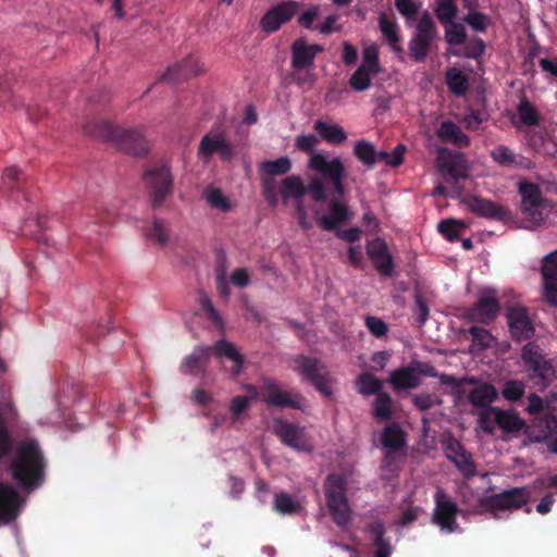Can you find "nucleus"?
<instances>
[{
	"label": "nucleus",
	"instance_id": "nucleus-19",
	"mask_svg": "<svg viewBox=\"0 0 557 557\" xmlns=\"http://www.w3.org/2000/svg\"><path fill=\"white\" fill-rule=\"evenodd\" d=\"M273 433L280 441L298 451H311L305 429L284 419H274Z\"/></svg>",
	"mask_w": 557,
	"mask_h": 557
},
{
	"label": "nucleus",
	"instance_id": "nucleus-6",
	"mask_svg": "<svg viewBox=\"0 0 557 557\" xmlns=\"http://www.w3.org/2000/svg\"><path fill=\"white\" fill-rule=\"evenodd\" d=\"M148 198L152 209L163 206L173 194V175L165 163H157L147 168L143 174Z\"/></svg>",
	"mask_w": 557,
	"mask_h": 557
},
{
	"label": "nucleus",
	"instance_id": "nucleus-35",
	"mask_svg": "<svg viewBox=\"0 0 557 557\" xmlns=\"http://www.w3.org/2000/svg\"><path fill=\"white\" fill-rule=\"evenodd\" d=\"M498 398L496 387L490 383H481L468 395L469 403L476 408L493 407L492 404Z\"/></svg>",
	"mask_w": 557,
	"mask_h": 557
},
{
	"label": "nucleus",
	"instance_id": "nucleus-25",
	"mask_svg": "<svg viewBox=\"0 0 557 557\" xmlns=\"http://www.w3.org/2000/svg\"><path fill=\"white\" fill-rule=\"evenodd\" d=\"M292 67L295 71H301L313 65L318 53L323 51V47L317 44L309 45L305 39H296L290 47Z\"/></svg>",
	"mask_w": 557,
	"mask_h": 557
},
{
	"label": "nucleus",
	"instance_id": "nucleus-61",
	"mask_svg": "<svg viewBox=\"0 0 557 557\" xmlns=\"http://www.w3.org/2000/svg\"><path fill=\"white\" fill-rule=\"evenodd\" d=\"M207 201L212 208L220 209L226 212L231 208L228 199L218 188H213L207 191Z\"/></svg>",
	"mask_w": 557,
	"mask_h": 557
},
{
	"label": "nucleus",
	"instance_id": "nucleus-51",
	"mask_svg": "<svg viewBox=\"0 0 557 557\" xmlns=\"http://www.w3.org/2000/svg\"><path fill=\"white\" fill-rule=\"evenodd\" d=\"M457 12L456 2L436 1L434 13L442 25L455 22Z\"/></svg>",
	"mask_w": 557,
	"mask_h": 557
},
{
	"label": "nucleus",
	"instance_id": "nucleus-24",
	"mask_svg": "<svg viewBox=\"0 0 557 557\" xmlns=\"http://www.w3.org/2000/svg\"><path fill=\"white\" fill-rule=\"evenodd\" d=\"M541 273L543 277V297L549 306L557 307V250L543 258Z\"/></svg>",
	"mask_w": 557,
	"mask_h": 557
},
{
	"label": "nucleus",
	"instance_id": "nucleus-40",
	"mask_svg": "<svg viewBox=\"0 0 557 557\" xmlns=\"http://www.w3.org/2000/svg\"><path fill=\"white\" fill-rule=\"evenodd\" d=\"M314 129L320 136L332 145H339L347 139V134L342 126L338 124H327L323 121H315Z\"/></svg>",
	"mask_w": 557,
	"mask_h": 557
},
{
	"label": "nucleus",
	"instance_id": "nucleus-21",
	"mask_svg": "<svg viewBox=\"0 0 557 557\" xmlns=\"http://www.w3.org/2000/svg\"><path fill=\"white\" fill-rule=\"evenodd\" d=\"M557 431V416L545 412L535 417L530 424L525 423L524 435L531 443H545Z\"/></svg>",
	"mask_w": 557,
	"mask_h": 557
},
{
	"label": "nucleus",
	"instance_id": "nucleus-48",
	"mask_svg": "<svg viewBox=\"0 0 557 557\" xmlns=\"http://www.w3.org/2000/svg\"><path fill=\"white\" fill-rule=\"evenodd\" d=\"M354 154L360 162L370 168L373 166L379 159V152L375 151L374 146L363 139L355 144Z\"/></svg>",
	"mask_w": 557,
	"mask_h": 557
},
{
	"label": "nucleus",
	"instance_id": "nucleus-2",
	"mask_svg": "<svg viewBox=\"0 0 557 557\" xmlns=\"http://www.w3.org/2000/svg\"><path fill=\"white\" fill-rule=\"evenodd\" d=\"M83 129L87 136L112 143L128 154L144 156L148 150L146 138L139 128H123L107 120L94 119L85 122Z\"/></svg>",
	"mask_w": 557,
	"mask_h": 557
},
{
	"label": "nucleus",
	"instance_id": "nucleus-62",
	"mask_svg": "<svg viewBox=\"0 0 557 557\" xmlns=\"http://www.w3.org/2000/svg\"><path fill=\"white\" fill-rule=\"evenodd\" d=\"M249 399L247 396H236L230 405L232 423L239 421L242 413L248 408Z\"/></svg>",
	"mask_w": 557,
	"mask_h": 557
},
{
	"label": "nucleus",
	"instance_id": "nucleus-52",
	"mask_svg": "<svg viewBox=\"0 0 557 557\" xmlns=\"http://www.w3.org/2000/svg\"><path fill=\"white\" fill-rule=\"evenodd\" d=\"M465 227L466 224L462 221L455 219L442 220L437 225L438 232L449 242H455L459 237L460 231Z\"/></svg>",
	"mask_w": 557,
	"mask_h": 557
},
{
	"label": "nucleus",
	"instance_id": "nucleus-56",
	"mask_svg": "<svg viewBox=\"0 0 557 557\" xmlns=\"http://www.w3.org/2000/svg\"><path fill=\"white\" fill-rule=\"evenodd\" d=\"M201 309L206 312L208 320L219 330H224V321L218 310L214 308L212 300L206 295L201 294L199 297Z\"/></svg>",
	"mask_w": 557,
	"mask_h": 557
},
{
	"label": "nucleus",
	"instance_id": "nucleus-30",
	"mask_svg": "<svg viewBox=\"0 0 557 557\" xmlns=\"http://www.w3.org/2000/svg\"><path fill=\"white\" fill-rule=\"evenodd\" d=\"M511 123L517 128L535 127L541 123V114L527 97H522L517 106V114L511 117Z\"/></svg>",
	"mask_w": 557,
	"mask_h": 557
},
{
	"label": "nucleus",
	"instance_id": "nucleus-49",
	"mask_svg": "<svg viewBox=\"0 0 557 557\" xmlns=\"http://www.w3.org/2000/svg\"><path fill=\"white\" fill-rule=\"evenodd\" d=\"M373 416L381 421L392 418V397L387 393L383 392L376 396L373 404Z\"/></svg>",
	"mask_w": 557,
	"mask_h": 557
},
{
	"label": "nucleus",
	"instance_id": "nucleus-54",
	"mask_svg": "<svg viewBox=\"0 0 557 557\" xmlns=\"http://www.w3.org/2000/svg\"><path fill=\"white\" fill-rule=\"evenodd\" d=\"M525 393V384L519 380H509L505 382L502 395L503 397L511 403L519 401Z\"/></svg>",
	"mask_w": 557,
	"mask_h": 557
},
{
	"label": "nucleus",
	"instance_id": "nucleus-8",
	"mask_svg": "<svg viewBox=\"0 0 557 557\" xmlns=\"http://www.w3.org/2000/svg\"><path fill=\"white\" fill-rule=\"evenodd\" d=\"M437 37V28L432 16L425 12L416 26V32L408 44L409 57L418 63L426 60L432 42Z\"/></svg>",
	"mask_w": 557,
	"mask_h": 557
},
{
	"label": "nucleus",
	"instance_id": "nucleus-12",
	"mask_svg": "<svg viewBox=\"0 0 557 557\" xmlns=\"http://www.w3.org/2000/svg\"><path fill=\"white\" fill-rule=\"evenodd\" d=\"M530 492L527 487H513L497 494H492L479 499L482 511L519 509L530 500Z\"/></svg>",
	"mask_w": 557,
	"mask_h": 557
},
{
	"label": "nucleus",
	"instance_id": "nucleus-43",
	"mask_svg": "<svg viewBox=\"0 0 557 557\" xmlns=\"http://www.w3.org/2000/svg\"><path fill=\"white\" fill-rule=\"evenodd\" d=\"M441 169L447 175L446 181L454 186V188L457 191V195H460L462 191V187L459 185V181L468 177V171L466 166L459 164L455 160H447L443 162Z\"/></svg>",
	"mask_w": 557,
	"mask_h": 557
},
{
	"label": "nucleus",
	"instance_id": "nucleus-50",
	"mask_svg": "<svg viewBox=\"0 0 557 557\" xmlns=\"http://www.w3.org/2000/svg\"><path fill=\"white\" fill-rule=\"evenodd\" d=\"M445 26V40L450 46H459L466 42L467 34L462 24L457 22L447 23Z\"/></svg>",
	"mask_w": 557,
	"mask_h": 557
},
{
	"label": "nucleus",
	"instance_id": "nucleus-23",
	"mask_svg": "<svg viewBox=\"0 0 557 557\" xmlns=\"http://www.w3.org/2000/svg\"><path fill=\"white\" fill-rule=\"evenodd\" d=\"M491 159L500 168L509 170H531L534 163L506 145H497L490 151Z\"/></svg>",
	"mask_w": 557,
	"mask_h": 557
},
{
	"label": "nucleus",
	"instance_id": "nucleus-15",
	"mask_svg": "<svg viewBox=\"0 0 557 557\" xmlns=\"http://www.w3.org/2000/svg\"><path fill=\"white\" fill-rule=\"evenodd\" d=\"M500 311V301L495 289L482 290L478 301L467 310V319L484 325L492 324Z\"/></svg>",
	"mask_w": 557,
	"mask_h": 557
},
{
	"label": "nucleus",
	"instance_id": "nucleus-22",
	"mask_svg": "<svg viewBox=\"0 0 557 557\" xmlns=\"http://www.w3.org/2000/svg\"><path fill=\"white\" fill-rule=\"evenodd\" d=\"M214 153H218L222 161H230L235 154L233 145L225 139L223 133H210L205 135L200 140L198 148L199 156L210 158Z\"/></svg>",
	"mask_w": 557,
	"mask_h": 557
},
{
	"label": "nucleus",
	"instance_id": "nucleus-27",
	"mask_svg": "<svg viewBox=\"0 0 557 557\" xmlns=\"http://www.w3.org/2000/svg\"><path fill=\"white\" fill-rule=\"evenodd\" d=\"M21 496L9 483L0 482V521L8 523L17 517Z\"/></svg>",
	"mask_w": 557,
	"mask_h": 557
},
{
	"label": "nucleus",
	"instance_id": "nucleus-60",
	"mask_svg": "<svg viewBox=\"0 0 557 557\" xmlns=\"http://www.w3.org/2000/svg\"><path fill=\"white\" fill-rule=\"evenodd\" d=\"M463 21L475 32H485L490 24V18L486 14L482 12H469Z\"/></svg>",
	"mask_w": 557,
	"mask_h": 557
},
{
	"label": "nucleus",
	"instance_id": "nucleus-3",
	"mask_svg": "<svg viewBox=\"0 0 557 557\" xmlns=\"http://www.w3.org/2000/svg\"><path fill=\"white\" fill-rule=\"evenodd\" d=\"M214 354L218 357H225L233 361L231 373L233 376L240 374L244 366V357L236 349L233 343L225 339H219L210 346H197L193 352L186 356L180 367L185 375H206L210 356Z\"/></svg>",
	"mask_w": 557,
	"mask_h": 557
},
{
	"label": "nucleus",
	"instance_id": "nucleus-45",
	"mask_svg": "<svg viewBox=\"0 0 557 557\" xmlns=\"http://www.w3.org/2000/svg\"><path fill=\"white\" fill-rule=\"evenodd\" d=\"M445 81L448 89L457 96H463L468 91V77L456 67H450L446 71Z\"/></svg>",
	"mask_w": 557,
	"mask_h": 557
},
{
	"label": "nucleus",
	"instance_id": "nucleus-34",
	"mask_svg": "<svg viewBox=\"0 0 557 557\" xmlns=\"http://www.w3.org/2000/svg\"><path fill=\"white\" fill-rule=\"evenodd\" d=\"M389 383L395 391L412 389L420 385L421 379L413 367H400L389 375Z\"/></svg>",
	"mask_w": 557,
	"mask_h": 557
},
{
	"label": "nucleus",
	"instance_id": "nucleus-5",
	"mask_svg": "<svg viewBox=\"0 0 557 557\" xmlns=\"http://www.w3.org/2000/svg\"><path fill=\"white\" fill-rule=\"evenodd\" d=\"M325 500L329 512L337 527L345 528L351 522L352 510L347 498L346 482L342 476L335 474L327 476Z\"/></svg>",
	"mask_w": 557,
	"mask_h": 557
},
{
	"label": "nucleus",
	"instance_id": "nucleus-20",
	"mask_svg": "<svg viewBox=\"0 0 557 557\" xmlns=\"http://www.w3.org/2000/svg\"><path fill=\"white\" fill-rule=\"evenodd\" d=\"M367 255L381 276L392 277L395 263L383 238L376 237L367 244Z\"/></svg>",
	"mask_w": 557,
	"mask_h": 557
},
{
	"label": "nucleus",
	"instance_id": "nucleus-59",
	"mask_svg": "<svg viewBox=\"0 0 557 557\" xmlns=\"http://www.w3.org/2000/svg\"><path fill=\"white\" fill-rule=\"evenodd\" d=\"M360 66H364L366 70L372 72V74H379L381 66L379 63V50L375 46H370L363 51V62Z\"/></svg>",
	"mask_w": 557,
	"mask_h": 557
},
{
	"label": "nucleus",
	"instance_id": "nucleus-36",
	"mask_svg": "<svg viewBox=\"0 0 557 557\" xmlns=\"http://www.w3.org/2000/svg\"><path fill=\"white\" fill-rule=\"evenodd\" d=\"M416 372L418 375H424L430 377H438L440 383L444 385H449L453 387V394L456 397H461L462 391L460 389V381L448 374H438L436 368L430 362H413Z\"/></svg>",
	"mask_w": 557,
	"mask_h": 557
},
{
	"label": "nucleus",
	"instance_id": "nucleus-10",
	"mask_svg": "<svg viewBox=\"0 0 557 557\" xmlns=\"http://www.w3.org/2000/svg\"><path fill=\"white\" fill-rule=\"evenodd\" d=\"M518 191L521 196L520 210L524 219L533 225L544 222V198L540 186L531 182H519Z\"/></svg>",
	"mask_w": 557,
	"mask_h": 557
},
{
	"label": "nucleus",
	"instance_id": "nucleus-58",
	"mask_svg": "<svg viewBox=\"0 0 557 557\" xmlns=\"http://www.w3.org/2000/svg\"><path fill=\"white\" fill-rule=\"evenodd\" d=\"M406 147L403 144H398L392 152L379 151V159L383 160L387 165L399 166L404 162V154Z\"/></svg>",
	"mask_w": 557,
	"mask_h": 557
},
{
	"label": "nucleus",
	"instance_id": "nucleus-4",
	"mask_svg": "<svg viewBox=\"0 0 557 557\" xmlns=\"http://www.w3.org/2000/svg\"><path fill=\"white\" fill-rule=\"evenodd\" d=\"M521 360L528 379L541 391L547 388L556 379L553 360L535 342H529L521 348Z\"/></svg>",
	"mask_w": 557,
	"mask_h": 557
},
{
	"label": "nucleus",
	"instance_id": "nucleus-47",
	"mask_svg": "<svg viewBox=\"0 0 557 557\" xmlns=\"http://www.w3.org/2000/svg\"><path fill=\"white\" fill-rule=\"evenodd\" d=\"M273 508L281 515H297L301 510L299 502L288 493L282 492L274 496Z\"/></svg>",
	"mask_w": 557,
	"mask_h": 557
},
{
	"label": "nucleus",
	"instance_id": "nucleus-41",
	"mask_svg": "<svg viewBox=\"0 0 557 557\" xmlns=\"http://www.w3.org/2000/svg\"><path fill=\"white\" fill-rule=\"evenodd\" d=\"M2 185L10 191H24L26 174L16 166L7 168L1 175Z\"/></svg>",
	"mask_w": 557,
	"mask_h": 557
},
{
	"label": "nucleus",
	"instance_id": "nucleus-55",
	"mask_svg": "<svg viewBox=\"0 0 557 557\" xmlns=\"http://www.w3.org/2000/svg\"><path fill=\"white\" fill-rule=\"evenodd\" d=\"M14 440L0 412V461L7 458L13 450Z\"/></svg>",
	"mask_w": 557,
	"mask_h": 557
},
{
	"label": "nucleus",
	"instance_id": "nucleus-53",
	"mask_svg": "<svg viewBox=\"0 0 557 557\" xmlns=\"http://www.w3.org/2000/svg\"><path fill=\"white\" fill-rule=\"evenodd\" d=\"M376 74L366 70L364 66H359L349 78L350 87L356 91L367 90L371 86V78Z\"/></svg>",
	"mask_w": 557,
	"mask_h": 557
},
{
	"label": "nucleus",
	"instance_id": "nucleus-37",
	"mask_svg": "<svg viewBox=\"0 0 557 557\" xmlns=\"http://www.w3.org/2000/svg\"><path fill=\"white\" fill-rule=\"evenodd\" d=\"M381 443L391 451L401 450L406 446V432L398 423L392 422L383 429Z\"/></svg>",
	"mask_w": 557,
	"mask_h": 557
},
{
	"label": "nucleus",
	"instance_id": "nucleus-14",
	"mask_svg": "<svg viewBox=\"0 0 557 557\" xmlns=\"http://www.w3.org/2000/svg\"><path fill=\"white\" fill-rule=\"evenodd\" d=\"M434 503L432 522L440 527L443 532H456L459 529L457 522L458 505L442 488L436 491Z\"/></svg>",
	"mask_w": 557,
	"mask_h": 557
},
{
	"label": "nucleus",
	"instance_id": "nucleus-63",
	"mask_svg": "<svg viewBox=\"0 0 557 557\" xmlns=\"http://www.w3.org/2000/svg\"><path fill=\"white\" fill-rule=\"evenodd\" d=\"M307 191H309L311 194V198L315 202H325L327 199L325 187H324V181H322V178H319V177L312 178L309 186L307 187Z\"/></svg>",
	"mask_w": 557,
	"mask_h": 557
},
{
	"label": "nucleus",
	"instance_id": "nucleus-7",
	"mask_svg": "<svg viewBox=\"0 0 557 557\" xmlns=\"http://www.w3.org/2000/svg\"><path fill=\"white\" fill-rule=\"evenodd\" d=\"M294 370L324 397L329 398L333 394L332 377L326 371V367L320 359L306 355H298L294 358Z\"/></svg>",
	"mask_w": 557,
	"mask_h": 557
},
{
	"label": "nucleus",
	"instance_id": "nucleus-18",
	"mask_svg": "<svg viewBox=\"0 0 557 557\" xmlns=\"http://www.w3.org/2000/svg\"><path fill=\"white\" fill-rule=\"evenodd\" d=\"M445 456L449 459L456 468L463 474L465 478H472L476 473V466L473 461L471 453L466 450L462 444L451 435L442 440Z\"/></svg>",
	"mask_w": 557,
	"mask_h": 557
},
{
	"label": "nucleus",
	"instance_id": "nucleus-13",
	"mask_svg": "<svg viewBox=\"0 0 557 557\" xmlns=\"http://www.w3.org/2000/svg\"><path fill=\"white\" fill-rule=\"evenodd\" d=\"M505 318L513 342H532L531 339L535 335V326L528 308L520 304L509 305L506 308Z\"/></svg>",
	"mask_w": 557,
	"mask_h": 557
},
{
	"label": "nucleus",
	"instance_id": "nucleus-31",
	"mask_svg": "<svg viewBox=\"0 0 557 557\" xmlns=\"http://www.w3.org/2000/svg\"><path fill=\"white\" fill-rule=\"evenodd\" d=\"M330 214L321 215L317 219L318 224L325 231H334L337 226L349 219L348 207L337 199L329 202Z\"/></svg>",
	"mask_w": 557,
	"mask_h": 557
},
{
	"label": "nucleus",
	"instance_id": "nucleus-42",
	"mask_svg": "<svg viewBox=\"0 0 557 557\" xmlns=\"http://www.w3.org/2000/svg\"><path fill=\"white\" fill-rule=\"evenodd\" d=\"M260 173L262 178H272L274 176L284 175L292 169V162L288 157H280L275 160L263 161L260 164Z\"/></svg>",
	"mask_w": 557,
	"mask_h": 557
},
{
	"label": "nucleus",
	"instance_id": "nucleus-26",
	"mask_svg": "<svg viewBox=\"0 0 557 557\" xmlns=\"http://www.w3.org/2000/svg\"><path fill=\"white\" fill-rule=\"evenodd\" d=\"M463 202L471 212L485 219L504 221L508 216L504 207L478 196H468Z\"/></svg>",
	"mask_w": 557,
	"mask_h": 557
},
{
	"label": "nucleus",
	"instance_id": "nucleus-39",
	"mask_svg": "<svg viewBox=\"0 0 557 557\" xmlns=\"http://www.w3.org/2000/svg\"><path fill=\"white\" fill-rule=\"evenodd\" d=\"M307 187L299 176L290 175L282 180L280 187V195L286 203L288 199L295 198L297 201H301V198L306 195Z\"/></svg>",
	"mask_w": 557,
	"mask_h": 557
},
{
	"label": "nucleus",
	"instance_id": "nucleus-57",
	"mask_svg": "<svg viewBox=\"0 0 557 557\" xmlns=\"http://www.w3.org/2000/svg\"><path fill=\"white\" fill-rule=\"evenodd\" d=\"M469 334L472 337L473 344L478 345L481 349L490 348L494 341L492 333L480 326H471L469 329Z\"/></svg>",
	"mask_w": 557,
	"mask_h": 557
},
{
	"label": "nucleus",
	"instance_id": "nucleus-64",
	"mask_svg": "<svg viewBox=\"0 0 557 557\" xmlns=\"http://www.w3.org/2000/svg\"><path fill=\"white\" fill-rule=\"evenodd\" d=\"M364 324L370 333L377 338L384 336L387 333V325L380 318L368 315L364 319Z\"/></svg>",
	"mask_w": 557,
	"mask_h": 557
},
{
	"label": "nucleus",
	"instance_id": "nucleus-28",
	"mask_svg": "<svg viewBox=\"0 0 557 557\" xmlns=\"http://www.w3.org/2000/svg\"><path fill=\"white\" fill-rule=\"evenodd\" d=\"M202 71L203 70L199 64L198 59L193 55H189L182 62L169 67L166 72L162 75L161 79L170 83H178L181 81H185L193 76H196L200 74Z\"/></svg>",
	"mask_w": 557,
	"mask_h": 557
},
{
	"label": "nucleus",
	"instance_id": "nucleus-32",
	"mask_svg": "<svg viewBox=\"0 0 557 557\" xmlns=\"http://www.w3.org/2000/svg\"><path fill=\"white\" fill-rule=\"evenodd\" d=\"M377 25L383 38L391 49L397 54L403 53L404 49L400 45V34L397 22L394 18H391L385 12H382L377 17Z\"/></svg>",
	"mask_w": 557,
	"mask_h": 557
},
{
	"label": "nucleus",
	"instance_id": "nucleus-16",
	"mask_svg": "<svg viewBox=\"0 0 557 557\" xmlns=\"http://www.w3.org/2000/svg\"><path fill=\"white\" fill-rule=\"evenodd\" d=\"M300 3L297 1H284L269 9L260 18V28L267 34L277 32L284 24L288 23L299 11Z\"/></svg>",
	"mask_w": 557,
	"mask_h": 557
},
{
	"label": "nucleus",
	"instance_id": "nucleus-17",
	"mask_svg": "<svg viewBox=\"0 0 557 557\" xmlns=\"http://www.w3.org/2000/svg\"><path fill=\"white\" fill-rule=\"evenodd\" d=\"M260 395L262 401L268 407L275 408H302V397L300 395H293L287 391L281 388V386L272 379H264L263 384L260 388Z\"/></svg>",
	"mask_w": 557,
	"mask_h": 557
},
{
	"label": "nucleus",
	"instance_id": "nucleus-38",
	"mask_svg": "<svg viewBox=\"0 0 557 557\" xmlns=\"http://www.w3.org/2000/svg\"><path fill=\"white\" fill-rule=\"evenodd\" d=\"M437 135L443 141L451 143L459 147H467L470 144L469 136L451 121L442 122Z\"/></svg>",
	"mask_w": 557,
	"mask_h": 557
},
{
	"label": "nucleus",
	"instance_id": "nucleus-9",
	"mask_svg": "<svg viewBox=\"0 0 557 557\" xmlns=\"http://www.w3.org/2000/svg\"><path fill=\"white\" fill-rule=\"evenodd\" d=\"M309 169L321 175L322 181L332 184L334 193L342 197L345 193L344 178L345 166L339 158L329 159L325 153H313L309 160Z\"/></svg>",
	"mask_w": 557,
	"mask_h": 557
},
{
	"label": "nucleus",
	"instance_id": "nucleus-44",
	"mask_svg": "<svg viewBox=\"0 0 557 557\" xmlns=\"http://www.w3.org/2000/svg\"><path fill=\"white\" fill-rule=\"evenodd\" d=\"M357 392L362 396L379 395L382 392L383 384L370 372H363L356 380Z\"/></svg>",
	"mask_w": 557,
	"mask_h": 557
},
{
	"label": "nucleus",
	"instance_id": "nucleus-46",
	"mask_svg": "<svg viewBox=\"0 0 557 557\" xmlns=\"http://www.w3.org/2000/svg\"><path fill=\"white\" fill-rule=\"evenodd\" d=\"M170 231L164 220L154 218L149 227L145 230L148 239L153 240L159 246L163 247L169 243Z\"/></svg>",
	"mask_w": 557,
	"mask_h": 557
},
{
	"label": "nucleus",
	"instance_id": "nucleus-1",
	"mask_svg": "<svg viewBox=\"0 0 557 557\" xmlns=\"http://www.w3.org/2000/svg\"><path fill=\"white\" fill-rule=\"evenodd\" d=\"M13 448L8 465L11 479L24 491L33 492L39 488L45 482L47 465L38 441L25 438Z\"/></svg>",
	"mask_w": 557,
	"mask_h": 557
},
{
	"label": "nucleus",
	"instance_id": "nucleus-29",
	"mask_svg": "<svg viewBox=\"0 0 557 557\" xmlns=\"http://www.w3.org/2000/svg\"><path fill=\"white\" fill-rule=\"evenodd\" d=\"M491 411L494 412L495 424L505 433L517 435L525 430V421L520 418L515 410H504L498 407H492Z\"/></svg>",
	"mask_w": 557,
	"mask_h": 557
},
{
	"label": "nucleus",
	"instance_id": "nucleus-33",
	"mask_svg": "<svg viewBox=\"0 0 557 557\" xmlns=\"http://www.w3.org/2000/svg\"><path fill=\"white\" fill-rule=\"evenodd\" d=\"M364 531L370 534L375 546L374 557H391L393 547L388 539L385 537L386 529L381 520L369 523Z\"/></svg>",
	"mask_w": 557,
	"mask_h": 557
},
{
	"label": "nucleus",
	"instance_id": "nucleus-11",
	"mask_svg": "<svg viewBox=\"0 0 557 557\" xmlns=\"http://www.w3.org/2000/svg\"><path fill=\"white\" fill-rule=\"evenodd\" d=\"M530 492L527 487H513L497 494H492L479 499L482 511L519 509L530 500Z\"/></svg>",
	"mask_w": 557,
	"mask_h": 557
}]
</instances>
